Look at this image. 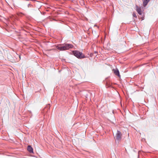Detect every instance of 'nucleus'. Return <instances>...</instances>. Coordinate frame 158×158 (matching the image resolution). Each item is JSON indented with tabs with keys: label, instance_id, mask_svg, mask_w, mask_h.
<instances>
[{
	"label": "nucleus",
	"instance_id": "1",
	"mask_svg": "<svg viewBox=\"0 0 158 158\" xmlns=\"http://www.w3.org/2000/svg\"><path fill=\"white\" fill-rule=\"evenodd\" d=\"M73 53L74 55L78 59H81L85 57V55L83 54L82 52H80L78 51H73Z\"/></svg>",
	"mask_w": 158,
	"mask_h": 158
},
{
	"label": "nucleus",
	"instance_id": "2",
	"mask_svg": "<svg viewBox=\"0 0 158 158\" xmlns=\"http://www.w3.org/2000/svg\"><path fill=\"white\" fill-rule=\"evenodd\" d=\"M122 134L118 130L116 135V139L118 141H120L122 138Z\"/></svg>",
	"mask_w": 158,
	"mask_h": 158
},
{
	"label": "nucleus",
	"instance_id": "3",
	"mask_svg": "<svg viewBox=\"0 0 158 158\" xmlns=\"http://www.w3.org/2000/svg\"><path fill=\"white\" fill-rule=\"evenodd\" d=\"M65 44H60L57 45L56 48L60 50V51H64L66 50V47H65Z\"/></svg>",
	"mask_w": 158,
	"mask_h": 158
},
{
	"label": "nucleus",
	"instance_id": "4",
	"mask_svg": "<svg viewBox=\"0 0 158 158\" xmlns=\"http://www.w3.org/2000/svg\"><path fill=\"white\" fill-rule=\"evenodd\" d=\"M65 47H66V50H69V49L72 48L74 47V46L72 44H64Z\"/></svg>",
	"mask_w": 158,
	"mask_h": 158
},
{
	"label": "nucleus",
	"instance_id": "5",
	"mask_svg": "<svg viewBox=\"0 0 158 158\" xmlns=\"http://www.w3.org/2000/svg\"><path fill=\"white\" fill-rule=\"evenodd\" d=\"M136 10L139 14L140 15H141L142 14V12L141 11V8L139 7L137 5H136Z\"/></svg>",
	"mask_w": 158,
	"mask_h": 158
},
{
	"label": "nucleus",
	"instance_id": "6",
	"mask_svg": "<svg viewBox=\"0 0 158 158\" xmlns=\"http://www.w3.org/2000/svg\"><path fill=\"white\" fill-rule=\"evenodd\" d=\"M113 71L114 72L115 75L118 76L119 77H120L119 71L118 69H113Z\"/></svg>",
	"mask_w": 158,
	"mask_h": 158
},
{
	"label": "nucleus",
	"instance_id": "7",
	"mask_svg": "<svg viewBox=\"0 0 158 158\" xmlns=\"http://www.w3.org/2000/svg\"><path fill=\"white\" fill-rule=\"evenodd\" d=\"M27 150L30 153H33V148L32 147H31V146L29 145L27 147Z\"/></svg>",
	"mask_w": 158,
	"mask_h": 158
},
{
	"label": "nucleus",
	"instance_id": "8",
	"mask_svg": "<svg viewBox=\"0 0 158 158\" xmlns=\"http://www.w3.org/2000/svg\"><path fill=\"white\" fill-rule=\"evenodd\" d=\"M150 1V0H144L143 2V6H145Z\"/></svg>",
	"mask_w": 158,
	"mask_h": 158
},
{
	"label": "nucleus",
	"instance_id": "9",
	"mask_svg": "<svg viewBox=\"0 0 158 158\" xmlns=\"http://www.w3.org/2000/svg\"><path fill=\"white\" fill-rule=\"evenodd\" d=\"M106 85L107 87H109L111 86V85L110 83H109L107 82L106 83Z\"/></svg>",
	"mask_w": 158,
	"mask_h": 158
},
{
	"label": "nucleus",
	"instance_id": "10",
	"mask_svg": "<svg viewBox=\"0 0 158 158\" xmlns=\"http://www.w3.org/2000/svg\"><path fill=\"white\" fill-rule=\"evenodd\" d=\"M27 6L28 7H31L32 6V5H31L30 4H28L27 5Z\"/></svg>",
	"mask_w": 158,
	"mask_h": 158
},
{
	"label": "nucleus",
	"instance_id": "11",
	"mask_svg": "<svg viewBox=\"0 0 158 158\" xmlns=\"http://www.w3.org/2000/svg\"><path fill=\"white\" fill-rule=\"evenodd\" d=\"M133 16L134 17H135L136 18H137V16H136V15L134 13H133Z\"/></svg>",
	"mask_w": 158,
	"mask_h": 158
},
{
	"label": "nucleus",
	"instance_id": "12",
	"mask_svg": "<svg viewBox=\"0 0 158 158\" xmlns=\"http://www.w3.org/2000/svg\"><path fill=\"white\" fill-rule=\"evenodd\" d=\"M21 14H23V15H24V14H23L22 13H21Z\"/></svg>",
	"mask_w": 158,
	"mask_h": 158
},
{
	"label": "nucleus",
	"instance_id": "13",
	"mask_svg": "<svg viewBox=\"0 0 158 158\" xmlns=\"http://www.w3.org/2000/svg\"><path fill=\"white\" fill-rule=\"evenodd\" d=\"M96 26V25H94V26Z\"/></svg>",
	"mask_w": 158,
	"mask_h": 158
}]
</instances>
